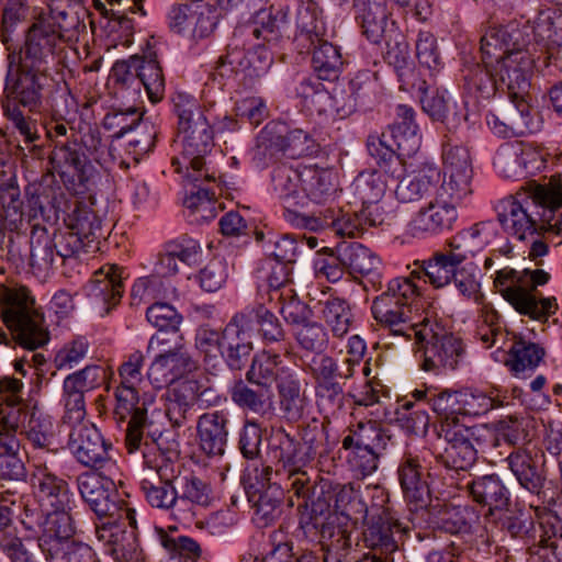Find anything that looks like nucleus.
<instances>
[{"mask_svg": "<svg viewBox=\"0 0 562 562\" xmlns=\"http://www.w3.org/2000/svg\"><path fill=\"white\" fill-rule=\"evenodd\" d=\"M179 127L183 138V159L187 166L188 191L183 200L187 217L191 224H207L211 217V172L207 157L211 154V133L205 115L177 105Z\"/></svg>", "mask_w": 562, "mask_h": 562, "instance_id": "1", "label": "nucleus"}, {"mask_svg": "<svg viewBox=\"0 0 562 562\" xmlns=\"http://www.w3.org/2000/svg\"><path fill=\"white\" fill-rule=\"evenodd\" d=\"M529 25L509 22L490 27L481 38V52L492 75L507 88L508 95H525L530 88L535 59L527 49Z\"/></svg>", "mask_w": 562, "mask_h": 562, "instance_id": "2", "label": "nucleus"}, {"mask_svg": "<svg viewBox=\"0 0 562 562\" xmlns=\"http://www.w3.org/2000/svg\"><path fill=\"white\" fill-rule=\"evenodd\" d=\"M551 274L543 269L515 270L505 267L494 278V286L503 299L520 315L532 321L547 322L559 310L554 296H538L537 289L546 285Z\"/></svg>", "mask_w": 562, "mask_h": 562, "instance_id": "3", "label": "nucleus"}, {"mask_svg": "<svg viewBox=\"0 0 562 562\" xmlns=\"http://www.w3.org/2000/svg\"><path fill=\"white\" fill-rule=\"evenodd\" d=\"M1 317L12 339L21 347L35 350L49 340L43 315L24 286L0 289Z\"/></svg>", "mask_w": 562, "mask_h": 562, "instance_id": "4", "label": "nucleus"}, {"mask_svg": "<svg viewBox=\"0 0 562 562\" xmlns=\"http://www.w3.org/2000/svg\"><path fill=\"white\" fill-rule=\"evenodd\" d=\"M536 204L525 194H516L501 200L496 206L497 220L509 235L524 240L533 234L562 235V222L539 216Z\"/></svg>", "mask_w": 562, "mask_h": 562, "instance_id": "5", "label": "nucleus"}, {"mask_svg": "<svg viewBox=\"0 0 562 562\" xmlns=\"http://www.w3.org/2000/svg\"><path fill=\"white\" fill-rule=\"evenodd\" d=\"M438 436L447 442L442 459L446 467L454 470H468L476 461L474 443H481L487 438H494V430L485 425L468 426L456 424L452 419L439 422Z\"/></svg>", "mask_w": 562, "mask_h": 562, "instance_id": "6", "label": "nucleus"}, {"mask_svg": "<svg viewBox=\"0 0 562 562\" xmlns=\"http://www.w3.org/2000/svg\"><path fill=\"white\" fill-rule=\"evenodd\" d=\"M432 411L439 422L465 424L470 417H479L497 407L492 393L477 387H464L457 391L445 390L430 398Z\"/></svg>", "mask_w": 562, "mask_h": 562, "instance_id": "7", "label": "nucleus"}, {"mask_svg": "<svg viewBox=\"0 0 562 562\" xmlns=\"http://www.w3.org/2000/svg\"><path fill=\"white\" fill-rule=\"evenodd\" d=\"M415 344L423 350V369H454L463 352L461 340L438 325H431L426 318L422 326L413 327Z\"/></svg>", "mask_w": 562, "mask_h": 562, "instance_id": "8", "label": "nucleus"}, {"mask_svg": "<svg viewBox=\"0 0 562 562\" xmlns=\"http://www.w3.org/2000/svg\"><path fill=\"white\" fill-rule=\"evenodd\" d=\"M56 30L44 15L38 16L27 29L24 44L8 55L11 64L18 63L48 71L59 49Z\"/></svg>", "mask_w": 562, "mask_h": 562, "instance_id": "9", "label": "nucleus"}, {"mask_svg": "<svg viewBox=\"0 0 562 562\" xmlns=\"http://www.w3.org/2000/svg\"><path fill=\"white\" fill-rule=\"evenodd\" d=\"M472 178L473 168L469 150L462 146L446 148L442 182L436 193L458 205L472 193Z\"/></svg>", "mask_w": 562, "mask_h": 562, "instance_id": "10", "label": "nucleus"}, {"mask_svg": "<svg viewBox=\"0 0 562 562\" xmlns=\"http://www.w3.org/2000/svg\"><path fill=\"white\" fill-rule=\"evenodd\" d=\"M48 78L47 70L18 63L11 64L8 59L4 97L33 111L42 102L43 90Z\"/></svg>", "mask_w": 562, "mask_h": 562, "instance_id": "11", "label": "nucleus"}, {"mask_svg": "<svg viewBox=\"0 0 562 562\" xmlns=\"http://www.w3.org/2000/svg\"><path fill=\"white\" fill-rule=\"evenodd\" d=\"M76 483L82 501L100 519L104 517H113L115 519L119 512H124L131 522L134 520V512L128 508L123 509L113 499L114 483L112 481L104 479L95 472L87 471L77 476Z\"/></svg>", "mask_w": 562, "mask_h": 562, "instance_id": "12", "label": "nucleus"}, {"mask_svg": "<svg viewBox=\"0 0 562 562\" xmlns=\"http://www.w3.org/2000/svg\"><path fill=\"white\" fill-rule=\"evenodd\" d=\"M69 449L79 463L95 470L113 464L108 443L99 429L91 423L72 426L69 434Z\"/></svg>", "mask_w": 562, "mask_h": 562, "instance_id": "13", "label": "nucleus"}, {"mask_svg": "<svg viewBox=\"0 0 562 562\" xmlns=\"http://www.w3.org/2000/svg\"><path fill=\"white\" fill-rule=\"evenodd\" d=\"M457 206L435 192L432 200L422 206L408 222V233L419 237L450 231L458 218Z\"/></svg>", "mask_w": 562, "mask_h": 562, "instance_id": "14", "label": "nucleus"}, {"mask_svg": "<svg viewBox=\"0 0 562 562\" xmlns=\"http://www.w3.org/2000/svg\"><path fill=\"white\" fill-rule=\"evenodd\" d=\"M31 482L43 509L64 512L74 508L75 499L68 483L53 473L45 464L35 467Z\"/></svg>", "mask_w": 562, "mask_h": 562, "instance_id": "15", "label": "nucleus"}, {"mask_svg": "<svg viewBox=\"0 0 562 562\" xmlns=\"http://www.w3.org/2000/svg\"><path fill=\"white\" fill-rule=\"evenodd\" d=\"M114 396L116 401L114 417L119 423L128 418L125 446L130 453H134L142 447L143 427L146 422V409L137 406V387L117 385Z\"/></svg>", "mask_w": 562, "mask_h": 562, "instance_id": "16", "label": "nucleus"}, {"mask_svg": "<svg viewBox=\"0 0 562 562\" xmlns=\"http://www.w3.org/2000/svg\"><path fill=\"white\" fill-rule=\"evenodd\" d=\"M49 15L45 16L56 30L59 42H77L87 33L88 10L76 0H45Z\"/></svg>", "mask_w": 562, "mask_h": 562, "instance_id": "17", "label": "nucleus"}, {"mask_svg": "<svg viewBox=\"0 0 562 562\" xmlns=\"http://www.w3.org/2000/svg\"><path fill=\"white\" fill-rule=\"evenodd\" d=\"M195 368L194 361L181 344L158 355L148 369V379L155 389H162L181 380Z\"/></svg>", "mask_w": 562, "mask_h": 562, "instance_id": "18", "label": "nucleus"}, {"mask_svg": "<svg viewBox=\"0 0 562 562\" xmlns=\"http://www.w3.org/2000/svg\"><path fill=\"white\" fill-rule=\"evenodd\" d=\"M22 205L14 168L0 162V235L3 231L18 232L21 228Z\"/></svg>", "mask_w": 562, "mask_h": 562, "instance_id": "19", "label": "nucleus"}, {"mask_svg": "<svg viewBox=\"0 0 562 562\" xmlns=\"http://www.w3.org/2000/svg\"><path fill=\"white\" fill-rule=\"evenodd\" d=\"M161 461V464H157L155 469L150 468L140 481V490L153 507L170 509L178 501V493L172 484L178 472L171 463L165 459Z\"/></svg>", "mask_w": 562, "mask_h": 562, "instance_id": "20", "label": "nucleus"}, {"mask_svg": "<svg viewBox=\"0 0 562 562\" xmlns=\"http://www.w3.org/2000/svg\"><path fill=\"white\" fill-rule=\"evenodd\" d=\"M85 291L91 302L108 314L120 303L124 292L120 268L104 265L94 272Z\"/></svg>", "mask_w": 562, "mask_h": 562, "instance_id": "21", "label": "nucleus"}, {"mask_svg": "<svg viewBox=\"0 0 562 562\" xmlns=\"http://www.w3.org/2000/svg\"><path fill=\"white\" fill-rule=\"evenodd\" d=\"M362 524L366 525L363 537L368 547L380 549L384 553L396 551L393 533L404 529L386 508L371 506L367 521Z\"/></svg>", "mask_w": 562, "mask_h": 562, "instance_id": "22", "label": "nucleus"}, {"mask_svg": "<svg viewBox=\"0 0 562 562\" xmlns=\"http://www.w3.org/2000/svg\"><path fill=\"white\" fill-rule=\"evenodd\" d=\"M106 120H110V116H106ZM111 120L113 121L111 124L120 126V130L114 134L116 138L123 137L135 127L140 128V132L128 143L134 148L135 155H145L154 149L158 128L153 122L142 120V113L138 112V109L130 108L125 112L120 111L113 114Z\"/></svg>", "mask_w": 562, "mask_h": 562, "instance_id": "23", "label": "nucleus"}, {"mask_svg": "<svg viewBox=\"0 0 562 562\" xmlns=\"http://www.w3.org/2000/svg\"><path fill=\"white\" fill-rule=\"evenodd\" d=\"M398 479L406 502L412 510L426 508L430 493L426 474L417 457L406 454L398 467Z\"/></svg>", "mask_w": 562, "mask_h": 562, "instance_id": "24", "label": "nucleus"}, {"mask_svg": "<svg viewBox=\"0 0 562 562\" xmlns=\"http://www.w3.org/2000/svg\"><path fill=\"white\" fill-rule=\"evenodd\" d=\"M372 314L378 323L389 327L394 335L407 338L414 336V330L411 327L422 326V322L414 321L411 306L394 301L387 295L381 294L373 301Z\"/></svg>", "mask_w": 562, "mask_h": 562, "instance_id": "25", "label": "nucleus"}, {"mask_svg": "<svg viewBox=\"0 0 562 562\" xmlns=\"http://www.w3.org/2000/svg\"><path fill=\"white\" fill-rule=\"evenodd\" d=\"M70 510L48 512L41 536L37 538V546L47 559L54 553L60 552L71 541L75 532Z\"/></svg>", "mask_w": 562, "mask_h": 562, "instance_id": "26", "label": "nucleus"}, {"mask_svg": "<svg viewBox=\"0 0 562 562\" xmlns=\"http://www.w3.org/2000/svg\"><path fill=\"white\" fill-rule=\"evenodd\" d=\"M463 259V247L457 238H453L447 249L436 254L426 262L425 276L434 286L442 288L452 281L454 270Z\"/></svg>", "mask_w": 562, "mask_h": 562, "instance_id": "27", "label": "nucleus"}, {"mask_svg": "<svg viewBox=\"0 0 562 562\" xmlns=\"http://www.w3.org/2000/svg\"><path fill=\"white\" fill-rule=\"evenodd\" d=\"M469 491L474 502L488 508L487 515L490 516H495L508 508V491L494 474L474 480L469 485Z\"/></svg>", "mask_w": 562, "mask_h": 562, "instance_id": "28", "label": "nucleus"}, {"mask_svg": "<svg viewBox=\"0 0 562 562\" xmlns=\"http://www.w3.org/2000/svg\"><path fill=\"white\" fill-rule=\"evenodd\" d=\"M27 420L23 423V432L29 442L35 448L48 452L56 451L53 448L55 440V426L50 415L37 404L27 406Z\"/></svg>", "mask_w": 562, "mask_h": 562, "instance_id": "29", "label": "nucleus"}, {"mask_svg": "<svg viewBox=\"0 0 562 562\" xmlns=\"http://www.w3.org/2000/svg\"><path fill=\"white\" fill-rule=\"evenodd\" d=\"M94 199L76 200L74 209L65 220L66 226L78 233L88 243L102 236V220L94 210Z\"/></svg>", "mask_w": 562, "mask_h": 562, "instance_id": "30", "label": "nucleus"}, {"mask_svg": "<svg viewBox=\"0 0 562 562\" xmlns=\"http://www.w3.org/2000/svg\"><path fill=\"white\" fill-rule=\"evenodd\" d=\"M195 380H186L175 384L166 392L165 411L168 419L175 425L180 426L186 419V414L190 406L204 393Z\"/></svg>", "mask_w": 562, "mask_h": 562, "instance_id": "31", "label": "nucleus"}, {"mask_svg": "<svg viewBox=\"0 0 562 562\" xmlns=\"http://www.w3.org/2000/svg\"><path fill=\"white\" fill-rule=\"evenodd\" d=\"M151 41H155L154 36L147 42L143 56H138V82L139 87L144 86L150 101L158 102L165 92V78Z\"/></svg>", "mask_w": 562, "mask_h": 562, "instance_id": "32", "label": "nucleus"}, {"mask_svg": "<svg viewBox=\"0 0 562 562\" xmlns=\"http://www.w3.org/2000/svg\"><path fill=\"white\" fill-rule=\"evenodd\" d=\"M296 179L305 196L315 203L326 202L337 191L336 175L328 169L305 167Z\"/></svg>", "mask_w": 562, "mask_h": 562, "instance_id": "33", "label": "nucleus"}, {"mask_svg": "<svg viewBox=\"0 0 562 562\" xmlns=\"http://www.w3.org/2000/svg\"><path fill=\"white\" fill-rule=\"evenodd\" d=\"M244 319L243 315L239 319L235 318L229 323L217 341L218 349L228 366L236 370L241 368L251 351V344L246 341L245 337H240L241 334L245 335L241 329Z\"/></svg>", "mask_w": 562, "mask_h": 562, "instance_id": "34", "label": "nucleus"}, {"mask_svg": "<svg viewBox=\"0 0 562 562\" xmlns=\"http://www.w3.org/2000/svg\"><path fill=\"white\" fill-rule=\"evenodd\" d=\"M52 244V238L46 228L34 224L30 238V266L34 274L38 277H46L49 271L57 268L58 259Z\"/></svg>", "mask_w": 562, "mask_h": 562, "instance_id": "35", "label": "nucleus"}, {"mask_svg": "<svg viewBox=\"0 0 562 562\" xmlns=\"http://www.w3.org/2000/svg\"><path fill=\"white\" fill-rule=\"evenodd\" d=\"M544 355V349L538 344L518 339L512 345L505 364L516 378L524 379L536 370Z\"/></svg>", "mask_w": 562, "mask_h": 562, "instance_id": "36", "label": "nucleus"}, {"mask_svg": "<svg viewBox=\"0 0 562 562\" xmlns=\"http://www.w3.org/2000/svg\"><path fill=\"white\" fill-rule=\"evenodd\" d=\"M50 238L58 262L64 267L63 273L70 277L71 272L80 266L79 256L90 243L68 226L55 232Z\"/></svg>", "mask_w": 562, "mask_h": 562, "instance_id": "37", "label": "nucleus"}, {"mask_svg": "<svg viewBox=\"0 0 562 562\" xmlns=\"http://www.w3.org/2000/svg\"><path fill=\"white\" fill-rule=\"evenodd\" d=\"M513 108L504 116V125L516 135H525L539 130L540 121L537 111L529 103V91L525 95H509Z\"/></svg>", "mask_w": 562, "mask_h": 562, "instance_id": "38", "label": "nucleus"}, {"mask_svg": "<svg viewBox=\"0 0 562 562\" xmlns=\"http://www.w3.org/2000/svg\"><path fill=\"white\" fill-rule=\"evenodd\" d=\"M439 172L435 168H423L403 177L396 189V199L402 203L419 201L438 181Z\"/></svg>", "mask_w": 562, "mask_h": 562, "instance_id": "39", "label": "nucleus"}, {"mask_svg": "<svg viewBox=\"0 0 562 562\" xmlns=\"http://www.w3.org/2000/svg\"><path fill=\"white\" fill-rule=\"evenodd\" d=\"M464 259L454 270L452 281L459 293L474 303H483L480 268L473 261V251L463 248Z\"/></svg>", "mask_w": 562, "mask_h": 562, "instance_id": "40", "label": "nucleus"}, {"mask_svg": "<svg viewBox=\"0 0 562 562\" xmlns=\"http://www.w3.org/2000/svg\"><path fill=\"white\" fill-rule=\"evenodd\" d=\"M366 37L378 44L383 37L386 25V5L383 0H361L356 3Z\"/></svg>", "mask_w": 562, "mask_h": 562, "instance_id": "41", "label": "nucleus"}, {"mask_svg": "<svg viewBox=\"0 0 562 562\" xmlns=\"http://www.w3.org/2000/svg\"><path fill=\"white\" fill-rule=\"evenodd\" d=\"M335 515L340 516L346 521L352 524L366 522L370 513V508L363 502L359 490L352 485H344L336 493L335 497Z\"/></svg>", "mask_w": 562, "mask_h": 562, "instance_id": "42", "label": "nucleus"}, {"mask_svg": "<svg viewBox=\"0 0 562 562\" xmlns=\"http://www.w3.org/2000/svg\"><path fill=\"white\" fill-rule=\"evenodd\" d=\"M20 440L16 436L0 435V479L22 481L26 476V468L19 456Z\"/></svg>", "mask_w": 562, "mask_h": 562, "instance_id": "43", "label": "nucleus"}, {"mask_svg": "<svg viewBox=\"0 0 562 562\" xmlns=\"http://www.w3.org/2000/svg\"><path fill=\"white\" fill-rule=\"evenodd\" d=\"M341 261L352 274L369 276L376 272L381 259L370 248L352 243L341 249Z\"/></svg>", "mask_w": 562, "mask_h": 562, "instance_id": "44", "label": "nucleus"}, {"mask_svg": "<svg viewBox=\"0 0 562 562\" xmlns=\"http://www.w3.org/2000/svg\"><path fill=\"white\" fill-rule=\"evenodd\" d=\"M509 469L519 484L530 491L538 492L542 485V477L538 471L536 461L526 450H517L507 458Z\"/></svg>", "mask_w": 562, "mask_h": 562, "instance_id": "45", "label": "nucleus"}, {"mask_svg": "<svg viewBox=\"0 0 562 562\" xmlns=\"http://www.w3.org/2000/svg\"><path fill=\"white\" fill-rule=\"evenodd\" d=\"M415 407L413 400L403 397L395 411V422L409 435L425 436L429 427V415L425 409Z\"/></svg>", "mask_w": 562, "mask_h": 562, "instance_id": "46", "label": "nucleus"}, {"mask_svg": "<svg viewBox=\"0 0 562 562\" xmlns=\"http://www.w3.org/2000/svg\"><path fill=\"white\" fill-rule=\"evenodd\" d=\"M313 67L323 80L337 79L344 61L338 47L321 41L313 52Z\"/></svg>", "mask_w": 562, "mask_h": 562, "instance_id": "47", "label": "nucleus"}, {"mask_svg": "<svg viewBox=\"0 0 562 562\" xmlns=\"http://www.w3.org/2000/svg\"><path fill=\"white\" fill-rule=\"evenodd\" d=\"M233 401L240 407L263 415L272 408L273 393L271 387L260 386L259 391L248 387L239 381L232 392Z\"/></svg>", "mask_w": 562, "mask_h": 562, "instance_id": "48", "label": "nucleus"}, {"mask_svg": "<svg viewBox=\"0 0 562 562\" xmlns=\"http://www.w3.org/2000/svg\"><path fill=\"white\" fill-rule=\"evenodd\" d=\"M322 304L321 315L333 335L344 337L351 326V311L347 302L339 297H330Z\"/></svg>", "mask_w": 562, "mask_h": 562, "instance_id": "49", "label": "nucleus"}, {"mask_svg": "<svg viewBox=\"0 0 562 562\" xmlns=\"http://www.w3.org/2000/svg\"><path fill=\"white\" fill-rule=\"evenodd\" d=\"M313 373L317 380V394L335 398L341 393V387L334 381L337 372L335 360L326 355H322L313 361Z\"/></svg>", "mask_w": 562, "mask_h": 562, "instance_id": "50", "label": "nucleus"}, {"mask_svg": "<svg viewBox=\"0 0 562 562\" xmlns=\"http://www.w3.org/2000/svg\"><path fill=\"white\" fill-rule=\"evenodd\" d=\"M292 333L299 346L306 351L321 353L329 342L325 327L312 319L297 328H292Z\"/></svg>", "mask_w": 562, "mask_h": 562, "instance_id": "51", "label": "nucleus"}, {"mask_svg": "<svg viewBox=\"0 0 562 562\" xmlns=\"http://www.w3.org/2000/svg\"><path fill=\"white\" fill-rule=\"evenodd\" d=\"M381 440V429L375 422H359L350 428V434L344 438L342 448L346 450L376 448Z\"/></svg>", "mask_w": 562, "mask_h": 562, "instance_id": "52", "label": "nucleus"}, {"mask_svg": "<svg viewBox=\"0 0 562 562\" xmlns=\"http://www.w3.org/2000/svg\"><path fill=\"white\" fill-rule=\"evenodd\" d=\"M280 356L269 351L258 353L247 372V380L259 386L270 387L277 376Z\"/></svg>", "mask_w": 562, "mask_h": 562, "instance_id": "53", "label": "nucleus"}, {"mask_svg": "<svg viewBox=\"0 0 562 562\" xmlns=\"http://www.w3.org/2000/svg\"><path fill=\"white\" fill-rule=\"evenodd\" d=\"M396 115L400 121L408 120V126L405 128L400 123H394L390 127L393 135L397 137L398 146L404 148L406 153H416L420 146V138L417 135L413 109L401 104L396 108Z\"/></svg>", "mask_w": 562, "mask_h": 562, "instance_id": "54", "label": "nucleus"}, {"mask_svg": "<svg viewBox=\"0 0 562 562\" xmlns=\"http://www.w3.org/2000/svg\"><path fill=\"white\" fill-rule=\"evenodd\" d=\"M530 200L535 202L536 207L542 206L543 214L551 223L562 222V215L555 217L554 209L562 206V187L557 182H550L547 186H533Z\"/></svg>", "mask_w": 562, "mask_h": 562, "instance_id": "55", "label": "nucleus"}, {"mask_svg": "<svg viewBox=\"0 0 562 562\" xmlns=\"http://www.w3.org/2000/svg\"><path fill=\"white\" fill-rule=\"evenodd\" d=\"M375 170L361 172L356 181L357 192L363 204L379 202L386 192L389 179Z\"/></svg>", "mask_w": 562, "mask_h": 562, "instance_id": "56", "label": "nucleus"}, {"mask_svg": "<svg viewBox=\"0 0 562 562\" xmlns=\"http://www.w3.org/2000/svg\"><path fill=\"white\" fill-rule=\"evenodd\" d=\"M181 499L191 503L194 515L206 512L211 505V487L209 483L202 480L195 472L186 477Z\"/></svg>", "mask_w": 562, "mask_h": 562, "instance_id": "57", "label": "nucleus"}, {"mask_svg": "<svg viewBox=\"0 0 562 562\" xmlns=\"http://www.w3.org/2000/svg\"><path fill=\"white\" fill-rule=\"evenodd\" d=\"M104 379L105 369L103 367L89 364L81 370L68 374L64 380V384L86 394L87 392L98 389L103 383Z\"/></svg>", "mask_w": 562, "mask_h": 562, "instance_id": "58", "label": "nucleus"}, {"mask_svg": "<svg viewBox=\"0 0 562 562\" xmlns=\"http://www.w3.org/2000/svg\"><path fill=\"white\" fill-rule=\"evenodd\" d=\"M159 541L171 558L195 560L201 554L199 543L186 536L172 537L162 528L158 529Z\"/></svg>", "mask_w": 562, "mask_h": 562, "instance_id": "59", "label": "nucleus"}, {"mask_svg": "<svg viewBox=\"0 0 562 562\" xmlns=\"http://www.w3.org/2000/svg\"><path fill=\"white\" fill-rule=\"evenodd\" d=\"M169 26L176 33H183L187 27L192 26V36L195 40L207 38L211 30L202 33V27L196 23V19L192 18V5L177 4L173 5L169 12Z\"/></svg>", "mask_w": 562, "mask_h": 562, "instance_id": "60", "label": "nucleus"}, {"mask_svg": "<svg viewBox=\"0 0 562 562\" xmlns=\"http://www.w3.org/2000/svg\"><path fill=\"white\" fill-rule=\"evenodd\" d=\"M165 291L166 283L157 276L138 278L131 289L132 304L138 305L165 297Z\"/></svg>", "mask_w": 562, "mask_h": 562, "instance_id": "61", "label": "nucleus"}, {"mask_svg": "<svg viewBox=\"0 0 562 562\" xmlns=\"http://www.w3.org/2000/svg\"><path fill=\"white\" fill-rule=\"evenodd\" d=\"M52 161L55 168L81 171L83 168V160L78 150L76 138L70 140H57L56 146H54V150L52 151Z\"/></svg>", "mask_w": 562, "mask_h": 562, "instance_id": "62", "label": "nucleus"}, {"mask_svg": "<svg viewBox=\"0 0 562 562\" xmlns=\"http://www.w3.org/2000/svg\"><path fill=\"white\" fill-rule=\"evenodd\" d=\"M89 342L85 337H77L66 344L55 356L58 370H70L78 366L87 356Z\"/></svg>", "mask_w": 562, "mask_h": 562, "instance_id": "63", "label": "nucleus"}, {"mask_svg": "<svg viewBox=\"0 0 562 562\" xmlns=\"http://www.w3.org/2000/svg\"><path fill=\"white\" fill-rule=\"evenodd\" d=\"M48 562H100L93 549L78 541L66 544L60 552L45 559Z\"/></svg>", "mask_w": 562, "mask_h": 562, "instance_id": "64", "label": "nucleus"}]
</instances>
